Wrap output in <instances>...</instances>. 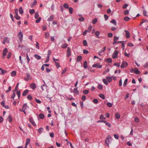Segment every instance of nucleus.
<instances>
[{
	"instance_id": "obj_55",
	"label": "nucleus",
	"mask_w": 148,
	"mask_h": 148,
	"mask_svg": "<svg viewBox=\"0 0 148 148\" xmlns=\"http://www.w3.org/2000/svg\"><path fill=\"white\" fill-rule=\"evenodd\" d=\"M69 144L71 148H73V146L72 143L70 142H68L67 143V145H69Z\"/></svg>"
},
{
	"instance_id": "obj_15",
	"label": "nucleus",
	"mask_w": 148,
	"mask_h": 148,
	"mask_svg": "<svg viewBox=\"0 0 148 148\" xmlns=\"http://www.w3.org/2000/svg\"><path fill=\"white\" fill-rule=\"evenodd\" d=\"M106 78L109 82H111L112 80V78L108 76L106 77Z\"/></svg>"
},
{
	"instance_id": "obj_19",
	"label": "nucleus",
	"mask_w": 148,
	"mask_h": 148,
	"mask_svg": "<svg viewBox=\"0 0 148 148\" xmlns=\"http://www.w3.org/2000/svg\"><path fill=\"white\" fill-rule=\"evenodd\" d=\"M73 92L75 94H79V92L78 91L77 88H74V90H73Z\"/></svg>"
},
{
	"instance_id": "obj_40",
	"label": "nucleus",
	"mask_w": 148,
	"mask_h": 148,
	"mask_svg": "<svg viewBox=\"0 0 148 148\" xmlns=\"http://www.w3.org/2000/svg\"><path fill=\"white\" fill-rule=\"evenodd\" d=\"M110 22L113 24L115 25H116V22L115 20L114 19L112 20Z\"/></svg>"
},
{
	"instance_id": "obj_35",
	"label": "nucleus",
	"mask_w": 148,
	"mask_h": 148,
	"mask_svg": "<svg viewBox=\"0 0 148 148\" xmlns=\"http://www.w3.org/2000/svg\"><path fill=\"white\" fill-rule=\"evenodd\" d=\"M69 10L70 14H72L73 13V9L71 7L69 8Z\"/></svg>"
},
{
	"instance_id": "obj_51",
	"label": "nucleus",
	"mask_w": 148,
	"mask_h": 148,
	"mask_svg": "<svg viewBox=\"0 0 148 148\" xmlns=\"http://www.w3.org/2000/svg\"><path fill=\"white\" fill-rule=\"evenodd\" d=\"M27 98L29 100H31L32 99V97L31 95H29L27 96Z\"/></svg>"
},
{
	"instance_id": "obj_20",
	"label": "nucleus",
	"mask_w": 148,
	"mask_h": 148,
	"mask_svg": "<svg viewBox=\"0 0 148 148\" xmlns=\"http://www.w3.org/2000/svg\"><path fill=\"white\" fill-rule=\"evenodd\" d=\"M84 67L85 69L87 68L88 67L87 61H85V62H84Z\"/></svg>"
},
{
	"instance_id": "obj_48",
	"label": "nucleus",
	"mask_w": 148,
	"mask_h": 148,
	"mask_svg": "<svg viewBox=\"0 0 148 148\" xmlns=\"http://www.w3.org/2000/svg\"><path fill=\"white\" fill-rule=\"evenodd\" d=\"M14 17L17 20H19L21 18V17L18 15H14Z\"/></svg>"
},
{
	"instance_id": "obj_28",
	"label": "nucleus",
	"mask_w": 148,
	"mask_h": 148,
	"mask_svg": "<svg viewBox=\"0 0 148 148\" xmlns=\"http://www.w3.org/2000/svg\"><path fill=\"white\" fill-rule=\"evenodd\" d=\"M19 11L20 13L21 14H23V11L21 7H20L19 8Z\"/></svg>"
},
{
	"instance_id": "obj_31",
	"label": "nucleus",
	"mask_w": 148,
	"mask_h": 148,
	"mask_svg": "<svg viewBox=\"0 0 148 148\" xmlns=\"http://www.w3.org/2000/svg\"><path fill=\"white\" fill-rule=\"evenodd\" d=\"M104 123H105L106 125L108 127H110L111 125L110 123L107 122L106 121H104Z\"/></svg>"
},
{
	"instance_id": "obj_18",
	"label": "nucleus",
	"mask_w": 148,
	"mask_h": 148,
	"mask_svg": "<svg viewBox=\"0 0 148 148\" xmlns=\"http://www.w3.org/2000/svg\"><path fill=\"white\" fill-rule=\"evenodd\" d=\"M39 118L41 119H43L45 117L44 115L42 113L40 114L39 115Z\"/></svg>"
},
{
	"instance_id": "obj_61",
	"label": "nucleus",
	"mask_w": 148,
	"mask_h": 148,
	"mask_svg": "<svg viewBox=\"0 0 148 148\" xmlns=\"http://www.w3.org/2000/svg\"><path fill=\"white\" fill-rule=\"evenodd\" d=\"M55 62L56 65L57 67L58 68L60 67V65L58 62Z\"/></svg>"
},
{
	"instance_id": "obj_24",
	"label": "nucleus",
	"mask_w": 148,
	"mask_h": 148,
	"mask_svg": "<svg viewBox=\"0 0 148 148\" xmlns=\"http://www.w3.org/2000/svg\"><path fill=\"white\" fill-rule=\"evenodd\" d=\"M106 61L108 63H111L112 60L111 58H108L106 60Z\"/></svg>"
},
{
	"instance_id": "obj_30",
	"label": "nucleus",
	"mask_w": 148,
	"mask_h": 148,
	"mask_svg": "<svg viewBox=\"0 0 148 148\" xmlns=\"http://www.w3.org/2000/svg\"><path fill=\"white\" fill-rule=\"evenodd\" d=\"M99 96L103 99H105V97L104 95L102 94H100L99 95Z\"/></svg>"
},
{
	"instance_id": "obj_2",
	"label": "nucleus",
	"mask_w": 148,
	"mask_h": 148,
	"mask_svg": "<svg viewBox=\"0 0 148 148\" xmlns=\"http://www.w3.org/2000/svg\"><path fill=\"white\" fill-rule=\"evenodd\" d=\"M18 38L20 39L21 42H22V39L23 38V33L21 31H20L18 34Z\"/></svg>"
},
{
	"instance_id": "obj_56",
	"label": "nucleus",
	"mask_w": 148,
	"mask_h": 148,
	"mask_svg": "<svg viewBox=\"0 0 148 148\" xmlns=\"http://www.w3.org/2000/svg\"><path fill=\"white\" fill-rule=\"evenodd\" d=\"M129 13V12L128 10H126L124 11V14L125 15H127Z\"/></svg>"
},
{
	"instance_id": "obj_36",
	"label": "nucleus",
	"mask_w": 148,
	"mask_h": 148,
	"mask_svg": "<svg viewBox=\"0 0 148 148\" xmlns=\"http://www.w3.org/2000/svg\"><path fill=\"white\" fill-rule=\"evenodd\" d=\"M97 21V18H95L92 21V23L94 24L96 23Z\"/></svg>"
},
{
	"instance_id": "obj_16",
	"label": "nucleus",
	"mask_w": 148,
	"mask_h": 148,
	"mask_svg": "<svg viewBox=\"0 0 148 148\" xmlns=\"http://www.w3.org/2000/svg\"><path fill=\"white\" fill-rule=\"evenodd\" d=\"M26 75L27 78V81H28V80L31 79H32V77H30V75L29 73H27L26 74Z\"/></svg>"
},
{
	"instance_id": "obj_1",
	"label": "nucleus",
	"mask_w": 148,
	"mask_h": 148,
	"mask_svg": "<svg viewBox=\"0 0 148 148\" xmlns=\"http://www.w3.org/2000/svg\"><path fill=\"white\" fill-rule=\"evenodd\" d=\"M112 138L111 136L108 135L107 137L105 140V145L107 146H109V143L110 142V140H112Z\"/></svg>"
},
{
	"instance_id": "obj_11",
	"label": "nucleus",
	"mask_w": 148,
	"mask_h": 148,
	"mask_svg": "<svg viewBox=\"0 0 148 148\" xmlns=\"http://www.w3.org/2000/svg\"><path fill=\"white\" fill-rule=\"evenodd\" d=\"M28 92L29 90H25L24 91V92L22 94V95L23 96H26L28 93Z\"/></svg>"
},
{
	"instance_id": "obj_25",
	"label": "nucleus",
	"mask_w": 148,
	"mask_h": 148,
	"mask_svg": "<svg viewBox=\"0 0 148 148\" xmlns=\"http://www.w3.org/2000/svg\"><path fill=\"white\" fill-rule=\"evenodd\" d=\"M7 119L10 122H11L12 121V117L10 115H9L8 118H7Z\"/></svg>"
},
{
	"instance_id": "obj_32",
	"label": "nucleus",
	"mask_w": 148,
	"mask_h": 148,
	"mask_svg": "<svg viewBox=\"0 0 148 148\" xmlns=\"http://www.w3.org/2000/svg\"><path fill=\"white\" fill-rule=\"evenodd\" d=\"M16 74V72L15 71H13L11 73V76H14Z\"/></svg>"
},
{
	"instance_id": "obj_5",
	"label": "nucleus",
	"mask_w": 148,
	"mask_h": 148,
	"mask_svg": "<svg viewBox=\"0 0 148 148\" xmlns=\"http://www.w3.org/2000/svg\"><path fill=\"white\" fill-rule=\"evenodd\" d=\"M67 57H69L71 55V49L70 47H68L67 48Z\"/></svg>"
},
{
	"instance_id": "obj_63",
	"label": "nucleus",
	"mask_w": 148,
	"mask_h": 148,
	"mask_svg": "<svg viewBox=\"0 0 148 148\" xmlns=\"http://www.w3.org/2000/svg\"><path fill=\"white\" fill-rule=\"evenodd\" d=\"M106 49V47H103V48L102 49H101V50H100V53H102V52H103V51H105V50Z\"/></svg>"
},
{
	"instance_id": "obj_58",
	"label": "nucleus",
	"mask_w": 148,
	"mask_h": 148,
	"mask_svg": "<svg viewBox=\"0 0 148 148\" xmlns=\"http://www.w3.org/2000/svg\"><path fill=\"white\" fill-rule=\"evenodd\" d=\"M11 56V53L10 52H9L8 53L7 55V58L8 59L10 58Z\"/></svg>"
},
{
	"instance_id": "obj_27",
	"label": "nucleus",
	"mask_w": 148,
	"mask_h": 148,
	"mask_svg": "<svg viewBox=\"0 0 148 148\" xmlns=\"http://www.w3.org/2000/svg\"><path fill=\"white\" fill-rule=\"evenodd\" d=\"M53 15H51L48 18V21H51L53 20Z\"/></svg>"
},
{
	"instance_id": "obj_43",
	"label": "nucleus",
	"mask_w": 148,
	"mask_h": 148,
	"mask_svg": "<svg viewBox=\"0 0 148 148\" xmlns=\"http://www.w3.org/2000/svg\"><path fill=\"white\" fill-rule=\"evenodd\" d=\"M92 29V27L91 25H90L89 26L88 29V31L89 32H90L91 30Z\"/></svg>"
},
{
	"instance_id": "obj_60",
	"label": "nucleus",
	"mask_w": 148,
	"mask_h": 148,
	"mask_svg": "<svg viewBox=\"0 0 148 148\" xmlns=\"http://www.w3.org/2000/svg\"><path fill=\"white\" fill-rule=\"evenodd\" d=\"M78 20L81 21H83L84 20V18L83 17L80 18L78 19Z\"/></svg>"
},
{
	"instance_id": "obj_9",
	"label": "nucleus",
	"mask_w": 148,
	"mask_h": 148,
	"mask_svg": "<svg viewBox=\"0 0 148 148\" xmlns=\"http://www.w3.org/2000/svg\"><path fill=\"white\" fill-rule=\"evenodd\" d=\"M125 32L126 33V37L127 38H129L130 36V33L127 30H125Z\"/></svg>"
},
{
	"instance_id": "obj_13",
	"label": "nucleus",
	"mask_w": 148,
	"mask_h": 148,
	"mask_svg": "<svg viewBox=\"0 0 148 148\" xmlns=\"http://www.w3.org/2000/svg\"><path fill=\"white\" fill-rule=\"evenodd\" d=\"M134 73L138 75L140 71L138 70L137 68H134Z\"/></svg>"
},
{
	"instance_id": "obj_21",
	"label": "nucleus",
	"mask_w": 148,
	"mask_h": 148,
	"mask_svg": "<svg viewBox=\"0 0 148 148\" xmlns=\"http://www.w3.org/2000/svg\"><path fill=\"white\" fill-rule=\"evenodd\" d=\"M34 57L37 60H39L41 58L40 56L38 55L37 54H35L34 55Z\"/></svg>"
},
{
	"instance_id": "obj_46",
	"label": "nucleus",
	"mask_w": 148,
	"mask_h": 148,
	"mask_svg": "<svg viewBox=\"0 0 148 148\" xmlns=\"http://www.w3.org/2000/svg\"><path fill=\"white\" fill-rule=\"evenodd\" d=\"M143 15L145 16H147V12L146 11V10H143Z\"/></svg>"
},
{
	"instance_id": "obj_34",
	"label": "nucleus",
	"mask_w": 148,
	"mask_h": 148,
	"mask_svg": "<svg viewBox=\"0 0 148 148\" xmlns=\"http://www.w3.org/2000/svg\"><path fill=\"white\" fill-rule=\"evenodd\" d=\"M134 121L136 123H138L139 121V118L137 117H135L134 118Z\"/></svg>"
},
{
	"instance_id": "obj_49",
	"label": "nucleus",
	"mask_w": 148,
	"mask_h": 148,
	"mask_svg": "<svg viewBox=\"0 0 148 148\" xmlns=\"http://www.w3.org/2000/svg\"><path fill=\"white\" fill-rule=\"evenodd\" d=\"M15 15H18V10L17 9H15L14 10Z\"/></svg>"
},
{
	"instance_id": "obj_38",
	"label": "nucleus",
	"mask_w": 148,
	"mask_h": 148,
	"mask_svg": "<svg viewBox=\"0 0 148 148\" xmlns=\"http://www.w3.org/2000/svg\"><path fill=\"white\" fill-rule=\"evenodd\" d=\"M30 138H28L27 139L26 144L27 145H28L29 143H30Z\"/></svg>"
},
{
	"instance_id": "obj_8",
	"label": "nucleus",
	"mask_w": 148,
	"mask_h": 148,
	"mask_svg": "<svg viewBox=\"0 0 148 148\" xmlns=\"http://www.w3.org/2000/svg\"><path fill=\"white\" fill-rule=\"evenodd\" d=\"M8 52V50L7 48H5L3 50V55L4 56H5Z\"/></svg>"
},
{
	"instance_id": "obj_14",
	"label": "nucleus",
	"mask_w": 148,
	"mask_h": 148,
	"mask_svg": "<svg viewBox=\"0 0 148 148\" xmlns=\"http://www.w3.org/2000/svg\"><path fill=\"white\" fill-rule=\"evenodd\" d=\"M49 33H48L47 32H45V37L46 39H48L49 38Z\"/></svg>"
},
{
	"instance_id": "obj_23",
	"label": "nucleus",
	"mask_w": 148,
	"mask_h": 148,
	"mask_svg": "<svg viewBox=\"0 0 148 148\" xmlns=\"http://www.w3.org/2000/svg\"><path fill=\"white\" fill-rule=\"evenodd\" d=\"M44 130V129L42 127H40L39 128L38 130V132L40 134H41L42 132Z\"/></svg>"
},
{
	"instance_id": "obj_62",
	"label": "nucleus",
	"mask_w": 148,
	"mask_h": 148,
	"mask_svg": "<svg viewBox=\"0 0 148 148\" xmlns=\"http://www.w3.org/2000/svg\"><path fill=\"white\" fill-rule=\"evenodd\" d=\"M41 17H39V18L37 19L36 21V23H39L40 21V20H41Z\"/></svg>"
},
{
	"instance_id": "obj_6",
	"label": "nucleus",
	"mask_w": 148,
	"mask_h": 148,
	"mask_svg": "<svg viewBox=\"0 0 148 148\" xmlns=\"http://www.w3.org/2000/svg\"><path fill=\"white\" fill-rule=\"evenodd\" d=\"M127 63L126 62H123L121 66V67L122 68H123L124 67H126L127 65Z\"/></svg>"
},
{
	"instance_id": "obj_17",
	"label": "nucleus",
	"mask_w": 148,
	"mask_h": 148,
	"mask_svg": "<svg viewBox=\"0 0 148 148\" xmlns=\"http://www.w3.org/2000/svg\"><path fill=\"white\" fill-rule=\"evenodd\" d=\"M82 59V57L81 56H78L77 58V62H79Z\"/></svg>"
},
{
	"instance_id": "obj_37",
	"label": "nucleus",
	"mask_w": 148,
	"mask_h": 148,
	"mask_svg": "<svg viewBox=\"0 0 148 148\" xmlns=\"http://www.w3.org/2000/svg\"><path fill=\"white\" fill-rule=\"evenodd\" d=\"M89 92V91L88 90H85L83 92V93L84 95H86Z\"/></svg>"
},
{
	"instance_id": "obj_33",
	"label": "nucleus",
	"mask_w": 148,
	"mask_h": 148,
	"mask_svg": "<svg viewBox=\"0 0 148 148\" xmlns=\"http://www.w3.org/2000/svg\"><path fill=\"white\" fill-rule=\"evenodd\" d=\"M103 82L105 84H106V85H108V83L106 79H103Z\"/></svg>"
},
{
	"instance_id": "obj_39",
	"label": "nucleus",
	"mask_w": 148,
	"mask_h": 148,
	"mask_svg": "<svg viewBox=\"0 0 148 148\" xmlns=\"http://www.w3.org/2000/svg\"><path fill=\"white\" fill-rule=\"evenodd\" d=\"M124 19L126 21H128L130 20V18L128 17L125 16L124 18Z\"/></svg>"
},
{
	"instance_id": "obj_10",
	"label": "nucleus",
	"mask_w": 148,
	"mask_h": 148,
	"mask_svg": "<svg viewBox=\"0 0 148 148\" xmlns=\"http://www.w3.org/2000/svg\"><path fill=\"white\" fill-rule=\"evenodd\" d=\"M8 37H5L3 39V44H5V42H9V41L8 40Z\"/></svg>"
},
{
	"instance_id": "obj_53",
	"label": "nucleus",
	"mask_w": 148,
	"mask_h": 148,
	"mask_svg": "<svg viewBox=\"0 0 148 148\" xmlns=\"http://www.w3.org/2000/svg\"><path fill=\"white\" fill-rule=\"evenodd\" d=\"M68 45L67 44L65 43L62 46V47L63 48H66L67 47Z\"/></svg>"
},
{
	"instance_id": "obj_26",
	"label": "nucleus",
	"mask_w": 148,
	"mask_h": 148,
	"mask_svg": "<svg viewBox=\"0 0 148 148\" xmlns=\"http://www.w3.org/2000/svg\"><path fill=\"white\" fill-rule=\"evenodd\" d=\"M115 117L116 119H119L120 118V115L119 113H116L115 114Z\"/></svg>"
},
{
	"instance_id": "obj_4",
	"label": "nucleus",
	"mask_w": 148,
	"mask_h": 148,
	"mask_svg": "<svg viewBox=\"0 0 148 148\" xmlns=\"http://www.w3.org/2000/svg\"><path fill=\"white\" fill-rule=\"evenodd\" d=\"M92 66L93 67H97L98 68H100L102 67V66L101 65H100L99 63H97L96 64H93Z\"/></svg>"
},
{
	"instance_id": "obj_12",
	"label": "nucleus",
	"mask_w": 148,
	"mask_h": 148,
	"mask_svg": "<svg viewBox=\"0 0 148 148\" xmlns=\"http://www.w3.org/2000/svg\"><path fill=\"white\" fill-rule=\"evenodd\" d=\"M29 120L30 122L32 123V124L34 126H35L36 125L33 119L32 118H30L29 119Z\"/></svg>"
},
{
	"instance_id": "obj_59",
	"label": "nucleus",
	"mask_w": 148,
	"mask_h": 148,
	"mask_svg": "<svg viewBox=\"0 0 148 148\" xmlns=\"http://www.w3.org/2000/svg\"><path fill=\"white\" fill-rule=\"evenodd\" d=\"M93 102L95 104H97L98 103V100L97 99H94L93 100Z\"/></svg>"
},
{
	"instance_id": "obj_64",
	"label": "nucleus",
	"mask_w": 148,
	"mask_h": 148,
	"mask_svg": "<svg viewBox=\"0 0 148 148\" xmlns=\"http://www.w3.org/2000/svg\"><path fill=\"white\" fill-rule=\"evenodd\" d=\"M128 6V5L127 4H125L123 6V9L126 8Z\"/></svg>"
},
{
	"instance_id": "obj_52",
	"label": "nucleus",
	"mask_w": 148,
	"mask_h": 148,
	"mask_svg": "<svg viewBox=\"0 0 148 148\" xmlns=\"http://www.w3.org/2000/svg\"><path fill=\"white\" fill-rule=\"evenodd\" d=\"M112 104L108 102L107 103V106L109 107H111L112 106Z\"/></svg>"
},
{
	"instance_id": "obj_22",
	"label": "nucleus",
	"mask_w": 148,
	"mask_h": 148,
	"mask_svg": "<svg viewBox=\"0 0 148 148\" xmlns=\"http://www.w3.org/2000/svg\"><path fill=\"white\" fill-rule=\"evenodd\" d=\"M23 109H24V110H26L27 108H28V106L27 105V103H25L24 104V105H23Z\"/></svg>"
},
{
	"instance_id": "obj_42",
	"label": "nucleus",
	"mask_w": 148,
	"mask_h": 148,
	"mask_svg": "<svg viewBox=\"0 0 148 148\" xmlns=\"http://www.w3.org/2000/svg\"><path fill=\"white\" fill-rule=\"evenodd\" d=\"M97 88L98 89L100 90H101L103 88V86L101 84H99L98 85Z\"/></svg>"
},
{
	"instance_id": "obj_54",
	"label": "nucleus",
	"mask_w": 148,
	"mask_h": 148,
	"mask_svg": "<svg viewBox=\"0 0 148 148\" xmlns=\"http://www.w3.org/2000/svg\"><path fill=\"white\" fill-rule=\"evenodd\" d=\"M38 16H39V15L38 14V12L36 13L35 14V16H34L35 18L36 19H37L38 18Z\"/></svg>"
},
{
	"instance_id": "obj_29",
	"label": "nucleus",
	"mask_w": 148,
	"mask_h": 148,
	"mask_svg": "<svg viewBox=\"0 0 148 148\" xmlns=\"http://www.w3.org/2000/svg\"><path fill=\"white\" fill-rule=\"evenodd\" d=\"M0 70L1 71V74L3 75L6 72V70H3V69L1 68H0Z\"/></svg>"
},
{
	"instance_id": "obj_50",
	"label": "nucleus",
	"mask_w": 148,
	"mask_h": 148,
	"mask_svg": "<svg viewBox=\"0 0 148 148\" xmlns=\"http://www.w3.org/2000/svg\"><path fill=\"white\" fill-rule=\"evenodd\" d=\"M43 81L44 82L45 84L42 85V86H41V88L42 91L44 90V89L43 87L45 86V83L44 81L43 80Z\"/></svg>"
},
{
	"instance_id": "obj_3",
	"label": "nucleus",
	"mask_w": 148,
	"mask_h": 148,
	"mask_svg": "<svg viewBox=\"0 0 148 148\" xmlns=\"http://www.w3.org/2000/svg\"><path fill=\"white\" fill-rule=\"evenodd\" d=\"M118 52H119L116 50L114 51L112 55V57L113 58H114L117 57Z\"/></svg>"
},
{
	"instance_id": "obj_47",
	"label": "nucleus",
	"mask_w": 148,
	"mask_h": 148,
	"mask_svg": "<svg viewBox=\"0 0 148 148\" xmlns=\"http://www.w3.org/2000/svg\"><path fill=\"white\" fill-rule=\"evenodd\" d=\"M127 80L128 79H125L123 84V86H126L127 83Z\"/></svg>"
},
{
	"instance_id": "obj_7",
	"label": "nucleus",
	"mask_w": 148,
	"mask_h": 148,
	"mask_svg": "<svg viewBox=\"0 0 148 148\" xmlns=\"http://www.w3.org/2000/svg\"><path fill=\"white\" fill-rule=\"evenodd\" d=\"M30 87L33 89H34L36 88V86L35 84L32 83L30 85Z\"/></svg>"
},
{
	"instance_id": "obj_41",
	"label": "nucleus",
	"mask_w": 148,
	"mask_h": 148,
	"mask_svg": "<svg viewBox=\"0 0 148 148\" xmlns=\"http://www.w3.org/2000/svg\"><path fill=\"white\" fill-rule=\"evenodd\" d=\"M29 13L31 14H33L35 13V10L34 9L30 10L29 11Z\"/></svg>"
},
{
	"instance_id": "obj_44",
	"label": "nucleus",
	"mask_w": 148,
	"mask_h": 148,
	"mask_svg": "<svg viewBox=\"0 0 148 148\" xmlns=\"http://www.w3.org/2000/svg\"><path fill=\"white\" fill-rule=\"evenodd\" d=\"M64 7L66 9H68L69 8V5L68 4L66 3H65L63 5Z\"/></svg>"
},
{
	"instance_id": "obj_45",
	"label": "nucleus",
	"mask_w": 148,
	"mask_h": 148,
	"mask_svg": "<svg viewBox=\"0 0 148 148\" xmlns=\"http://www.w3.org/2000/svg\"><path fill=\"white\" fill-rule=\"evenodd\" d=\"M83 43L84 45V46H87V41H86V40H83Z\"/></svg>"
},
{
	"instance_id": "obj_57",
	"label": "nucleus",
	"mask_w": 148,
	"mask_h": 148,
	"mask_svg": "<svg viewBox=\"0 0 148 148\" xmlns=\"http://www.w3.org/2000/svg\"><path fill=\"white\" fill-rule=\"evenodd\" d=\"M83 52L84 54H87L89 53L88 51V50H86V49H84L83 50Z\"/></svg>"
}]
</instances>
